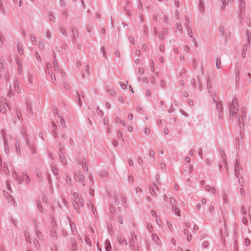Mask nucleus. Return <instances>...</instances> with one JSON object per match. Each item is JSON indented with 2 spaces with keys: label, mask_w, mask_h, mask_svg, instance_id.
I'll use <instances>...</instances> for the list:
<instances>
[{
  "label": "nucleus",
  "mask_w": 251,
  "mask_h": 251,
  "mask_svg": "<svg viewBox=\"0 0 251 251\" xmlns=\"http://www.w3.org/2000/svg\"><path fill=\"white\" fill-rule=\"evenodd\" d=\"M228 108L230 116L235 118L236 123L241 128V124L244 126V122L246 121L248 119L246 115V108L242 107L240 111L239 112L237 100L235 98L232 99L231 103L230 101L229 102Z\"/></svg>",
  "instance_id": "f257e3e1"
},
{
  "label": "nucleus",
  "mask_w": 251,
  "mask_h": 251,
  "mask_svg": "<svg viewBox=\"0 0 251 251\" xmlns=\"http://www.w3.org/2000/svg\"><path fill=\"white\" fill-rule=\"evenodd\" d=\"M2 137L4 151L6 154L7 155L9 154L10 147L14 146L16 149L17 154L21 155V149L17 139L9 134H7L4 131H2Z\"/></svg>",
  "instance_id": "f03ea898"
},
{
  "label": "nucleus",
  "mask_w": 251,
  "mask_h": 251,
  "mask_svg": "<svg viewBox=\"0 0 251 251\" xmlns=\"http://www.w3.org/2000/svg\"><path fill=\"white\" fill-rule=\"evenodd\" d=\"M22 135L24 137V138H25L26 145L30 150L31 153L32 154L36 153V149L35 148V146L33 143H30L29 140L27 137V135L26 134L25 130V129H23L22 130Z\"/></svg>",
  "instance_id": "7ed1b4c3"
},
{
  "label": "nucleus",
  "mask_w": 251,
  "mask_h": 251,
  "mask_svg": "<svg viewBox=\"0 0 251 251\" xmlns=\"http://www.w3.org/2000/svg\"><path fill=\"white\" fill-rule=\"evenodd\" d=\"M191 83L194 89L201 92L202 90V87L199 76H197V79L192 78Z\"/></svg>",
  "instance_id": "20e7f679"
},
{
  "label": "nucleus",
  "mask_w": 251,
  "mask_h": 251,
  "mask_svg": "<svg viewBox=\"0 0 251 251\" xmlns=\"http://www.w3.org/2000/svg\"><path fill=\"white\" fill-rule=\"evenodd\" d=\"M216 96H214L212 97V100L213 102L216 103V109L219 112V118H222V115L223 114L224 111L223 108V105L221 101H217L215 99Z\"/></svg>",
  "instance_id": "39448f33"
},
{
  "label": "nucleus",
  "mask_w": 251,
  "mask_h": 251,
  "mask_svg": "<svg viewBox=\"0 0 251 251\" xmlns=\"http://www.w3.org/2000/svg\"><path fill=\"white\" fill-rule=\"evenodd\" d=\"M9 109L8 105L5 102V100L1 97L0 100V111L1 113L5 114L7 111V109Z\"/></svg>",
  "instance_id": "423d86ee"
},
{
  "label": "nucleus",
  "mask_w": 251,
  "mask_h": 251,
  "mask_svg": "<svg viewBox=\"0 0 251 251\" xmlns=\"http://www.w3.org/2000/svg\"><path fill=\"white\" fill-rule=\"evenodd\" d=\"M51 68V64L50 63H48L46 64V67L45 69V71L46 73L48 74H50V77L52 81V82L54 83L53 80H56L55 74H54L50 70Z\"/></svg>",
  "instance_id": "0eeeda50"
},
{
  "label": "nucleus",
  "mask_w": 251,
  "mask_h": 251,
  "mask_svg": "<svg viewBox=\"0 0 251 251\" xmlns=\"http://www.w3.org/2000/svg\"><path fill=\"white\" fill-rule=\"evenodd\" d=\"M41 225L40 223L38 224L37 222H35L34 223V227L35 231L36 233V235H37V237L39 239H41V238L42 237V232L41 231V229L39 226V225Z\"/></svg>",
  "instance_id": "6e6552de"
},
{
  "label": "nucleus",
  "mask_w": 251,
  "mask_h": 251,
  "mask_svg": "<svg viewBox=\"0 0 251 251\" xmlns=\"http://www.w3.org/2000/svg\"><path fill=\"white\" fill-rule=\"evenodd\" d=\"M59 150L60 152L59 155V159L63 164L66 165L67 160L66 158L63 156L64 154V147L60 144H59Z\"/></svg>",
  "instance_id": "1a4fd4ad"
},
{
  "label": "nucleus",
  "mask_w": 251,
  "mask_h": 251,
  "mask_svg": "<svg viewBox=\"0 0 251 251\" xmlns=\"http://www.w3.org/2000/svg\"><path fill=\"white\" fill-rule=\"evenodd\" d=\"M137 239V237L136 235L133 234L131 235V238L129 242V247L131 250H135V246H136V240Z\"/></svg>",
  "instance_id": "9d476101"
},
{
  "label": "nucleus",
  "mask_w": 251,
  "mask_h": 251,
  "mask_svg": "<svg viewBox=\"0 0 251 251\" xmlns=\"http://www.w3.org/2000/svg\"><path fill=\"white\" fill-rule=\"evenodd\" d=\"M219 32L220 33V36L224 38L225 42H226L227 39V34L225 32L224 27L222 25H221L219 27Z\"/></svg>",
  "instance_id": "9b49d317"
},
{
  "label": "nucleus",
  "mask_w": 251,
  "mask_h": 251,
  "mask_svg": "<svg viewBox=\"0 0 251 251\" xmlns=\"http://www.w3.org/2000/svg\"><path fill=\"white\" fill-rule=\"evenodd\" d=\"M241 169V166L240 165L238 160L236 159L235 163L234 172L235 176L238 178L239 177V174L240 173V169Z\"/></svg>",
  "instance_id": "f8f14e48"
},
{
  "label": "nucleus",
  "mask_w": 251,
  "mask_h": 251,
  "mask_svg": "<svg viewBox=\"0 0 251 251\" xmlns=\"http://www.w3.org/2000/svg\"><path fill=\"white\" fill-rule=\"evenodd\" d=\"M72 33L73 35L72 43L75 44V43L76 39L78 37V32L77 29L74 27L72 29Z\"/></svg>",
  "instance_id": "ddd939ff"
},
{
  "label": "nucleus",
  "mask_w": 251,
  "mask_h": 251,
  "mask_svg": "<svg viewBox=\"0 0 251 251\" xmlns=\"http://www.w3.org/2000/svg\"><path fill=\"white\" fill-rule=\"evenodd\" d=\"M220 153L221 155V158H222V161L225 164V168L227 171L228 170V165L226 162V154L223 150H220Z\"/></svg>",
  "instance_id": "4468645a"
},
{
  "label": "nucleus",
  "mask_w": 251,
  "mask_h": 251,
  "mask_svg": "<svg viewBox=\"0 0 251 251\" xmlns=\"http://www.w3.org/2000/svg\"><path fill=\"white\" fill-rule=\"evenodd\" d=\"M21 178L22 179V183L24 182L26 184H29L30 182L29 176L25 173H23L22 177Z\"/></svg>",
  "instance_id": "2eb2a0df"
},
{
  "label": "nucleus",
  "mask_w": 251,
  "mask_h": 251,
  "mask_svg": "<svg viewBox=\"0 0 251 251\" xmlns=\"http://www.w3.org/2000/svg\"><path fill=\"white\" fill-rule=\"evenodd\" d=\"M16 62L18 66V72L19 75H21L23 73V62L20 59H17Z\"/></svg>",
  "instance_id": "dca6fc26"
},
{
  "label": "nucleus",
  "mask_w": 251,
  "mask_h": 251,
  "mask_svg": "<svg viewBox=\"0 0 251 251\" xmlns=\"http://www.w3.org/2000/svg\"><path fill=\"white\" fill-rule=\"evenodd\" d=\"M239 9H240V18H241L242 17V13L244 11L245 6V3L244 1V0H239Z\"/></svg>",
  "instance_id": "f3484780"
},
{
  "label": "nucleus",
  "mask_w": 251,
  "mask_h": 251,
  "mask_svg": "<svg viewBox=\"0 0 251 251\" xmlns=\"http://www.w3.org/2000/svg\"><path fill=\"white\" fill-rule=\"evenodd\" d=\"M73 204L75 210L78 213H80L81 212V207L80 204L78 203V201H74L73 202Z\"/></svg>",
  "instance_id": "a211bd4d"
},
{
  "label": "nucleus",
  "mask_w": 251,
  "mask_h": 251,
  "mask_svg": "<svg viewBox=\"0 0 251 251\" xmlns=\"http://www.w3.org/2000/svg\"><path fill=\"white\" fill-rule=\"evenodd\" d=\"M199 10L200 12L203 14L205 12L204 2L203 0H199Z\"/></svg>",
  "instance_id": "6ab92c4d"
},
{
  "label": "nucleus",
  "mask_w": 251,
  "mask_h": 251,
  "mask_svg": "<svg viewBox=\"0 0 251 251\" xmlns=\"http://www.w3.org/2000/svg\"><path fill=\"white\" fill-rule=\"evenodd\" d=\"M246 33H247V36H248V43H245V44L244 45V46H243V51H246L247 50V47H248V46L250 44V39H249V38H250V34H251V32H250L249 29H247Z\"/></svg>",
  "instance_id": "aec40b11"
},
{
  "label": "nucleus",
  "mask_w": 251,
  "mask_h": 251,
  "mask_svg": "<svg viewBox=\"0 0 251 251\" xmlns=\"http://www.w3.org/2000/svg\"><path fill=\"white\" fill-rule=\"evenodd\" d=\"M56 129H57V126L56 125V124L54 122H52L51 130H52V133L53 134V136L55 138H56L57 136Z\"/></svg>",
  "instance_id": "412c9836"
},
{
  "label": "nucleus",
  "mask_w": 251,
  "mask_h": 251,
  "mask_svg": "<svg viewBox=\"0 0 251 251\" xmlns=\"http://www.w3.org/2000/svg\"><path fill=\"white\" fill-rule=\"evenodd\" d=\"M69 220H70V218H69ZM69 223L72 233L74 235L77 232L75 225L74 223L71 222L70 220H69Z\"/></svg>",
  "instance_id": "4be33fe9"
},
{
  "label": "nucleus",
  "mask_w": 251,
  "mask_h": 251,
  "mask_svg": "<svg viewBox=\"0 0 251 251\" xmlns=\"http://www.w3.org/2000/svg\"><path fill=\"white\" fill-rule=\"evenodd\" d=\"M77 163L78 164L82 166V168L84 170H85L86 171H88V167L86 165V160H84V159H83L82 162L78 160L77 161Z\"/></svg>",
  "instance_id": "5701e85b"
},
{
  "label": "nucleus",
  "mask_w": 251,
  "mask_h": 251,
  "mask_svg": "<svg viewBox=\"0 0 251 251\" xmlns=\"http://www.w3.org/2000/svg\"><path fill=\"white\" fill-rule=\"evenodd\" d=\"M14 86L15 91L18 93H20L21 91V87L17 79L14 81Z\"/></svg>",
  "instance_id": "b1692460"
},
{
  "label": "nucleus",
  "mask_w": 251,
  "mask_h": 251,
  "mask_svg": "<svg viewBox=\"0 0 251 251\" xmlns=\"http://www.w3.org/2000/svg\"><path fill=\"white\" fill-rule=\"evenodd\" d=\"M187 34H188V36L191 38L192 39L193 41L194 42V44H195V46L196 47H197V44L196 43V41H195V38H194V37H193V36L192 35V28L191 27L190 28H188L187 29Z\"/></svg>",
  "instance_id": "393cba45"
},
{
  "label": "nucleus",
  "mask_w": 251,
  "mask_h": 251,
  "mask_svg": "<svg viewBox=\"0 0 251 251\" xmlns=\"http://www.w3.org/2000/svg\"><path fill=\"white\" fill-rule=\"evenodd\" d=\"M12 177L14 179H15L19 184L22 183V181L20 176H18L17 173L14 171V172L12 174Z\"/></svg>",
  "instance_id": "a878e982"
},
{
  "label": "nucleus",
  "mask_w": 251,
  "mask_h": 251,
  "mask_svg": "<svg viewBox=\"0 0 251 251\" xmlns=\"http://www.w3.org/2000/svg\"><path fill=\"white\" fill-rule=\"evenodd\" d=\"M72 239V245H71V247L70 248V251H75L77 250V248H78V246H77V245L76 244V243L75 241H74L72 239V238H71Z\"/></svg>",
  "instance_id": "bb28decb"
},
{
  "label": "nucleus",
  "mask_w": 251,
  "mask_h": 251,
  "mask_svg": "<svg viewBox=\"0 0 251 251\" xmlns=\"http://www.w3.org/2000/svg\"><path fill=\"white\" fill-rule=\"evenodd\" d=\"M118 241L120 245H127V243L126 239L122 238L121 236L118 237Z\"/></svg>",
  "instance_id": "cd10ccee"
},
{
  "label": "nucleus",
  "mask_w": 251,
  "mask_h": 251,
  "mask_svg": "<svg viewBox=\"0 0 251 251\" xmlns=\"http://www.w3.org/2000/svg\"><path fill=\"white\" fill-rule=\"evenodd\" d=\"M3 62L4 61L3 60L0 59V77L1 76V74L4 72Z\"/></svg>",
  "instance_id": "c85d7f7f"
},
{
  "label": "nucleus",
  "mask_w": 251,
  "mask_h": 251,
  "mask_svg": "<svg viewBox=\"0 0 251 251\" xmlns=\"http://www.w3.org/2000/svg\"><path fill=\"white\" fill-rule=\"evenodd\" d=\"M172 210L175 212V213L178 217L181 216V214H180V210L178 207H177L176 206H172Z\"/></svg>",
  "instance_id": "c756f323"
},
{
  "label": "nucleus",
  "mask_w": 251,
  "mask_h": 251,
  "mask_svg": "<svg viewBox=\"0 0 251 251\" xmlns=\"http://www.w3.org/2000/svg\"><path fill=\"white\" fill-rule=\"evenodd\" d=\"M100 177L101 179L105 180L108 177V173L105 171H102L100 174Z\"/></svg>",
  "instance_id": "7c9ffc66"
},
{
  "label": "nucleus",
  "mask_w": 251,
  "mask_h": 251,
  "mask_svg": "<svg viewBox=\"0 0 251 251\" xmlns=\"http://www.w3.org/2000/svg\"><path fill=\"white\" fill-rule=\"evenodd\" d=\"M205 189L207 192H209L210 191V190H211V192L213 194L215 193V188L214 187H211L209 185H205Z\"/></svg>",
  "instance_id": "2f4dec72"
},
{
  "label": "nucleus",
  "mask_w": 251,
  "mask_h": 251,
  "mask_svg": "<svg viewBox=\"0 0 251 251\" xmlns=\"http://www.w3.org/2000/svg\"><path fill=\"white\" fill-rule=\"evenodd\" d=\"M84 176L80 173H79V180L78 181L82 183L83 186L85 185V181H84Z\"/></svg>",
  "instance_id": "473e14b6"
},
{
  "label": "nucleus",
  "mask_w": 251,
  "mask_h": 251,
  "mask_svg": "<svg viewBox=\"0 0 251 251\" xmlns=\"http://www.w3.org/2000/svg\"><path fill=\"white\" fill-rule=\"evenodd\" d=\"M105 245L106 246V251H111V246L110 244V242L109 240H106L105 242Z\"/></svg>",
  "instance_id": "72a5a7b5"
},
{
  "label": "nucleus",
  "mask_w": 251,
  "mask_h": 251,
  "mask_svg": "<svg viewBox=\"0 0 251 251\" xmlns=\"http://www.w3.org/2000/svg\"><path fill=\"white\" fill-rule=\"evenodd\" d=\"M207 88L208 93L210 94L212 93V86L209 79L207 80Z\"/></svg>",
  "instance_id": "f704fd0d"
},
{
  "label": "nucleus",
  "mask_w": 251,
  "mask_h": 251,
  "mask_svg": "<svg viewBox=\"0 0 251 251\" xmlns=\"http://www.w3.org/2000/svg\"><path fill=\"white\" fill-rule=\"evenodd\" d=\"M116 124L118 125L120 124L123 125L124 126H126V122L124 120H121L119 118H117Z\"/></svg>",
  "instance_id": "c9c22d12"
},
{
  "label": "nucleus",
  "mask_w": 251,
  "mask_h": 251,
  "mask_svg": "<svg viewBox=\"0 0 251 251\" xmlns=\"http://www.w3.org/2000/svg\"><path fill=\"white\" fill-rule=\"evenodd\" d=\"M48 18L49 19V20L52 23L55 22V18L53 15L52 14V13L50 12L48 14Z\"/></svg>",
  "instance_id": "e433bc0d"
},
{
  "label": "nucleus",
  "mask_w": 251,
  "mask_h": 251,
  "mask_svg": "<svg viewBox=\"0 0 251 251\" xmlns=\"http://www.w3.org/2000/svg\"><path fill=\"white\" fill-rule=\"evenodd\" d=\"M152 238L154 240V241L156 243V244H157L159 243V237L158 236L155 234H152Z\"/></svg>",
  "instance_id": "4c0bfd02"
},
{
  "label": "nucleus",
  "mask_w": 251,
  "mask_h": 251,
  "mask_svg": "<svg viewBox=\"0 0 251 251\" xmlns=\"http://www.w3.org/2000/svg\"><path fill=\"white\" fill-rule=\"evenodd\" d=\"M17 49H18V50L19 53L21 55H22V54H24V49H23V48L22 47V46H21L20 44L18 45H17Z\"/></svg>",
  "instance_id": "58836bf2"
},
{
  "label": "nucleus",
  "mask_w": 251,
  "mask_h": 251,
  "mask_svg": "<svg viewBox=\"0 0 251 251\" xmlns=\"http://www.w3.org/2000/svg\"><path fill=\"white\" fill-rule=\"evenodd\" d=\"M169 200H170V203L172 205V207L173 206H176V204L177 203V202L174 199H173L172 198H170Z\"/></svg>",
  "instance_id": "ea45409f"
},
{
  "label": "nucleus",
  "mask_w": 251,
  "mask_h": 251,
  "mask_svg": "<svg viewBox=\"0 0 251 251\" xmlns=\"http://www.w3.org/2000/svg\"><path fill=\"white\" fill-rule=\"evenodd\" d=\"M234 0H223V5L222 6V9H223L224 7H226V5L228 4L229 1H233Z\"/></svg>",
  "instance_id": "a19ab883"
},
{
  "label": "nucleus",
  "mask_w": 251,
  "mask_h": 251,
  "mask_svg": "<svg viewBox=\"0 0 251 251\" xmlns=\"http://www.w3.org/2000/svg\"><path fill=\"white\" fill-rule=\"evenodd\" d=\"M51 170H52V172L53 174V175L57 176L58 174V169L54 167V166H52Z\"/></svg>",
  "instance_id": "79ce46f5"
},
{
  "label": "nucleus",
  "mask_w": 251,
  "mask_h": 251,
  "mask_svg": "<svg viewBox=\"0 0 251 251\" xmlns=\"http://www.w3.org/2000/svg\"><path fill=\"white\" fill-rule=\"evenodd\" d=\"M25 236L27 242L31 243V239L29 237V234L28 232L25 233Z\"/></svg>",
  "instance_id": "37998d69"
},
{
  "label": "nucleus",
  "mask_w": 251,
  "mask_h": 251,
  "mask_svg": "<svg viewBox=\"0 0 251 251\" xmlns=\"http://www.w3.org/2000/svg\"><path fill=\"white\" fill-rule=\"evenodd\" d=\"M238 178V183L240 184V185L242 187L244 186L245 182H244L243 178H242L241 177H239V176Z\"/></svg>",
  "instance_id": "c03bdc74"
},
{
  "label": "nucleus",
  "mask_w": 251,
  "mask_h": 251,
  "mask_svg": "<svg viewBox=\"0 0 251 251\" xmlns=\"http://www.w3.org/2000/svg\"><path fill=\"white\" fill-rule=\"evenodd\" d=\"M216 66L218 69H219L221 67V60L219 58H217L216 60Z\"/></svg>",
  "instance_id": "a18cd8bd"
},
{
  "label": "nucleus",
  "mask_w": 251,
  "mask_h": 251,
  "mask_svg": "<svg viewBox=\"0 0 251 251\" xmlns=\"http://www.w3.org/2000/svg\"><path fill=\"white\" fill-rule=\"evenodd\" d=\"M96 108L97 114L100 117L103 116V113L101 110L99 109V107L97 106V107H96Z\"/></svg>",
  "instance_id": "49530a36"
},
{
  "label": "nucleus",
  "mask_w": 251,
  "mask_h": 251,
  "mask_svg": "<svg viewBox=\"0 0 251 251\" xmlns=\"http://www.w3.org/2000/svg\"><path fill=\"white\" fill-rule=\"evenodd\" d=\"M150 192L151 194V196H152L153 197L156 196L155 191L152 186H150Z\"/></svg>",
  "instance_id": "de8ad7c7"
},
{
  "label": "nucleus",
  "mask_w": 251,
  "mask_h": 251,
  "mask_svg": "<svg viewBox=\"0 0 251 251\" xmlns=\"http://www.w3.org/2000/svg\"><path fill=\"white\" fill-rule=\"evenodd\" d=\"M235 80L237 83L240 80V73L239 70H237L236 71Z\"/></svg>",
  "instance_id": "09e8293b"
},
{
  "label": "nucleus",
  "mask_w": 251,
  "mask_h": 251,
  "mask_svg": "<svg viewBox=\"0 0 251 251\" xmlns=\"http://www.w3.org/2000/svg\"><path fill=\"white\" fill-rule=\"evenodd\" d=\"M36 176H37V179H38V181H39L40 182L43 181V179L42 174L41 173H40V172L37 173L36 174Z\"/></svg>",
  "instance_id": "8fccbe9b"
},
{
  "label": "nucleus",
  "mask_w": 251,
  "mask_h": 251,
  "mask_svg": "<svg viewBox=\"0 0 251 251\" xmlns=\"http://www.w3.org/2000/svg\"><path fill=\"white\" fill-rule=\"evenodd\" d=\"M113 199L114 201V202L116 205H119L120 203V200L118 198L116 195H115L113 196Z\"/></svg>",
  "instance_id": "3c124183"
},
{
  "label": "nucleus",
  "mask_w": 251,
  "mask_h": 251,
  "mask_svg": "<svg viewBox=\"0 0 251 251\" xmlns=\"http://www.w3.org/2000/svg\"><path fill=\"white\" fill-rule=\"evenodd\" d=\"M53 69L55 71V74H59V72H60L59 70V66L58 65H55L53 66Z\"/></svg>",
  "instance_id": "603ef678"
},
{
  "label": "nucleus",
  "mask_w": 251,
  "mask_h": 251,
  "mask_svg": "<svg viewBox=\"0 0 251 251\" xmlns=\"http://www.w3.org/2000/svg\"><path fill=\"white\" fill-rule=\"evenodd\" d=\"M28 81L30 83H32L33 81V77L30 73H28Z\"/></svg>",
  "instance_id": "864d4df0"
},
{
  "label": "nucleus",
  "mask_w": 251,
  "mask_h": 251,
  "mask_svg": "<svg viewBox=\"0 0 251 251\" xmlns=\"http://www.w3.org/2000/svg\"><path fill=\"white\" fill-rule=\"evenodd\" d=\"M59 119H60V123H61V125L63 127H66V123H65L64 119L62 117H60Z\"/></svg>",
  "instance_id": "5fc2aeb1"
},
{
  "label": "nucleus",
  "mask_w": 251,
  "mask_h": 251,
  "mask_svg": "<svg viewBox=\"0 0 251 251\" xmlns=\"http://www.w3.org/2000/svg\"><path fill=\"white\" fill-rule=\"evenodd\" d=\"M51 234L52 237L55 238V239L57 238V234L56 231L55 229L51 230Z\"/></svg>",
  "instance_id": "6e6d98bb"
},
{
  "label": "nucleus",
  "mask_w": 251,
  "mask_h": 251,
  "mask_svg": "<svg viewBox=\"0 0 251 251\" xmlns=\"http://www.w3.org/2000/svg\"><path fill=\"white\" fill-rule=\"evenodd\" d=\"M38 46L40 49L43 50L44 48V43L42 40H40L39 42Z\"/></svg>",
  "instance_id": "4d7b16f0"
},
{
  "label": "nucleus",
  "mask_w": 251,
  "mask_h": 251,
  "mask_svg": "<svg viewBox=\"0 0 251 251\" xmlns=\"http://www.w3.org/2000/svg\"><path fill=\"white\" fill-rule=\"evenodd\" d=\"M222 196L224 202L225 203H227L228 202V200L226 194L225 193H223Z\"/></svg>",
  "instance_id": "13d9d810"
},
{
  "label": "nucleus",
  "mask_w": 251,
  "mask_h": 251,
  "mask_svg": "<svg viewBox=\"0 0 251 251\" xmlns=\"http://www.w3.org/2000/svg\"><path fill=\"white\" fill-rule=\"evenodd\" d=\"M76 201L78 202V203L80 204L81 207H83L84 206V202L81 197H80L78 200Z\"/></svg>",
  "instance_id": "bf43d9fd"
},
{
  "label": "nucleus",
  "mask_w": 251,
  "mask_h": 251,
  "mask_svg": "<svg viewBox=\"0 0 251 251\" xmlns=\"http://www.w3.org/2000/svg\"><path fill=\"white\" fill-rule=\"evenodd\" d=\"M37 207H38V208L39 209V210L42 212V213H44V211H43V208L41 205V202H38L37 203Z\"/></svg>",
  "instance_id": "052dcab7"
},
{
  "label": "nucleus",
  "mask_w": 251,
  "mask_h": 251,
  "mask_svg": "<svg viewBox=\"0 0 251 251\" xmlns=\"http://www.w3.org/2000/svg\"><path fill=\"white\" fill-rule=\"evenodd\" d=\"M65 179L68 185H71L72 181L71 178L69 176H66Z\"/></svg>",
  "instance_id": "680f3d73"
},
{
  "label": "nucleus",
  "mask_w": 251,
  "mask_h": 251,
  "mask_svg": "<svg viewBox=\"0 0 251 251\" xmlns=\"http://www.w3.org/2000/svg\"><path fill=\"white\" fill-rule=\"evenodd\" d=\"M31 42L34 45L37 43L36 38L34 36H33L32 35H31Z\"/></svg>",
  "instance_id": "e2e57ef3"
},
{
  "label": "nucleus",
  "mask_w": 251,
  "mask_h": 251,
  "mask_svg": "<svg viewBox=\"0 0 251 251\" xmlns=\"http://www.w3.org/2000/svg\"><path fill=\"white\" fill-rule=\"evenodd\" d=\"M77 98H78V102L77 103L79 105V106H81L82 103L81 100V98L80 97V95L78 93H77Z\"/></svg>",
  "instance_id": "0e129e2a"
},
{
  "label": "nucleus",
  "mask_w": 251,
  "mask_h": 251,
  "mask_svg": "<svg viewBox=\"0 0 251 251\" xmlns=\"http://www.w3.org/2000/svg\"><path fill=\"white\" fill-rule=\"evenodd\" d=\"M149 155L150 157L154 158L155 155L154 151L152 150H150L149 153Z\"/></svg>",
  "instance_id": "69168bd1"
},
{
  "label": "nucleus",
  "mask_w": 251,
  "mask_h": 251,
  "mask_svg": "<svg viewBox=\"0 0 251 251\" xmlns=\"http://www.w3.org/2000/svg\"><path fill=\"white\" fill-rule=\"evenodd\" d=\"M199 227L197 225H194L193 228L192 232L194 234H196L197 232V230L198 229Z\"/></svg>",
  "instance_id": "338daca9"
},
{
  "label": "nucleus",
  "mask_w": 251,
  "mask_h": 251,
  "mask_svg": "<svg viewBox=\"0 0 251 251\" xmlns=\"http://www.w3.org/2000/svg\"><path fill=\"white\" fill-rule=\"evenodd\" d=\"M246 23L249 27H251V19L250 17L247 18Z\"/></svg>",
  "instance_id": "774afa93"
}]
</instances>
